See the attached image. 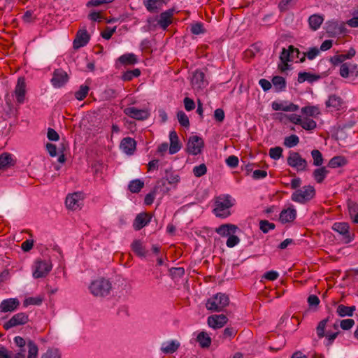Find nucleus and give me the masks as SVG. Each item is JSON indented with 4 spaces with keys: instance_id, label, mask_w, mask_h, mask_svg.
Masks as SVG:
<instances>
[{
    "instance_id": "obj_1",
    "label": "nucleus",
    "mask_w": 358,
    "mask_h": 358,
    "mask_svg": "<svg viewBox=\"0 0 358 358\" xmlns=\"http://www.w3.org/2000/svg\"><path fill=\"white\" fill-rule=\"evenodd\" d=\"M213 213L217 217L226 218L231 215L230 208L234 206L231 197L229 194L217 196L215 199Z\"/></svg>"
},
{
    "instance_id": "obj_2",
    "label": "nucleus",
    "mask_w": 358,
    "mask_h": 358,
    "mask_svg": "<svg viewBox=\"0 0 358 358\" xmlns=\"http://www.w3.org/2000/svg\"><path fill=\"white\" fill-rule=\"evenodd\" d=\"M229 303V296L223 293H217L209 298L206 303V307L208 310L213 312H221L224 310Z\"/></svg>"
},
{
    "instance_id": "obj_3",
    "label": "nucleus",
    "mask_w": 358,
    "mask_h": 358,
    "mask_svg": "<svg viewBox=\"0 0 358 358\" xmlns=\"http://www.w3.org/2000/svg\"><path fill=\"white\" fill-rule=\"evenodd\" d=\"M90 289L94 296L103 297L110 294L112 284L109 280L101 278L92 282Z\"/></svg>"
},
{
    "instance_id": "obj_4",
    "label": "nucleus",
    "mask_w": 358,
    "mask_h": 358,
    "mask_svg": "<svg viewBox=\"0 0 358 358\" xmlns=\"http://www.w3.org/2000/svg\"><path fill=\"white\" fill-rule=\"evenodd\" d=\"M315 196V189L313 186L306 185L302 189L296 190L291 196L293 201L299 203H306Z\"/></svg>"
},
{
    "instance_id": "obj_5",
    "label": "nucleus",
    "mask_w": 358,
    "mask_h": 358,
    "mask_svg": "<svg viewBox=\"0 0 358 358\" xmlns=\"http://www.w3.org/2000/svg\"><path fill=\"white\" fill-rule=\"evenodd\" d=\"M287 162L289 166L295 169L297 171H305L307 170V161L297 152H290L287 159Z\"/></svg>"
},
{
    "instance_id": "obj_6",
    "label": "nucleus",
    "mask_w": 358,
    "mask_h": 358,
    "mask_svg": "<svg viewBox=\"0 0 358 358\" xmlns=\"http://www.w3.org/2000/svg\"><path fill=\"white\" fill-rule=\"evenodd\" d=\"M14 343L18 348H24L26 345L28 348V355L27 358H38V348L36 344L31 340L26 341L21 336H15Z\"/></svg>"
},
{
    "instance_id": "obj_7",
    "label": "nucleus",
    "mask_w": 358,
    "mask_h": 358,
    "mask_svg": "<svg viewBox=\"0 0 358 358\" xmlns=\"http://www.w3.org/2000/svg\"><path fill=\"white\" fill-rule=\"evenodd\" d=\"M203 146L204 142L201 137L192 136L188 139L186 151L190 155H197L201 152Z\"/></svg>"
},
{
    "instance_id": "obj_8",
    "label": "nucleus",
    "mask_w": 358,
    "mask_h": 358,
    "mask_svg": "<svg viewBox=\"0 0 358 358\" xmlns=\"http://www.w3.org/2000/svg\"><path fill=\"white\" fill-rule=\"evenodd\" d=\"M28 315L24 313H19L14 315L8 322L3 324V328L8 330L12 327L22 325L28 322Z\"/></svg>"
},
{
    "instance_id": "obj_9",
    "label": "nucleus",
    "mask_w": 358,
    "mask_h": 358,
    "mask_svg": "<svg viewBox=\"0 0 358 358\" xmlns=\"http://www.w3.org/2000/svg\"><path fill=\"white\" fill-rule=\"evenodd\" d=\"M90 36L85 28L79 29L73 43V48L77 50L85 46L90 41Z\"/></svg>"
},
{
    "instance_id": "obj_10",
    "label": "nucleus",
    "mask_w": 358,
    "mask_h": 358,
    "mask_svg": "<svg viewBox=\"0 0 358 358\" xmlns=\"http://www.w3.org/2000/svg\"><path fill=\"white\" fill-rule=\"evenodd\" d=\"M124 113L127 116L137 120H145L148 119L150 115L148 110L138 109L135 107H127L124 108Z\"/></svg>"
},
{
    "instance_id": "obj_11",
    "label": "nucleus",
    "mask_w": 358,
    "mask_h": 358,
    "mask_svg": "<svg viewBox=\"0 0 358 358\" xmlns=\"http://www.w3.org/2000/svg\"><path fill=\"white\" fill-rule=\"evenodd\" d=\"M51 264L46 261H37L36 262V268L33 273L34 278H43L51 271Z\"/></svg>"
},
{
    "instance_id": "obj_12",
    "label": "nucleus",
    "mask_w": 358,
    "mask_h": 358,
    "mask_svg": "<svg viewBox=\"0 0 358 358\" xmlns=\"http://www.w3.org/2000/svg\"><path fill=\"white\" fill-rule=\"evenodd\" d=\"M69 77L64 70L56 69L53 73L51 83L55 87H61L68 81Z\"/></svg>"
},
{
    "instance_id": "obj_13",
    "label": "nucleus",
    "mask_w": 358,
    "mask_h": 358,
    "mask_svg": "<svg viewBox=\"0 0 358 358\" xmlns=\"http://www.w3.org/2000/svg\"><path fill=\"white\" fill-rule=\"evenodd\" d=\"M228 319L225 315H213L208 318V324L213 329H220L227 324Z\"/></svg>"
},
{
    "instance_id": "obj_14",
    "label": "nucleus",
    "mask_w": 358,
    "mask_h": 358,
    "mask_svg": "<svg viewBox=\"0 0 358 358\" xmlns=\"http://www.w3.org/2000/svg\"><path fill=\"white\" fill-rule=\"evenodd\" d=\"M82 200V195L80 193L75 192L69 194L65 201L66 206L67 208L76 210L80 208V201Z\"/></svg>"
},
{
    "instance_id": "obj_15",
    "label": "nucleus",
    "mask_w": 358,
    "mask_h": 358,
    "mask_svg": "<svg viewBox=\"0 0 358 358\" xmlns=\"http://www.w3.org/2000/svg\"><path fill=\"white\" fill-rule=\"evenodd\" d=\"M151 221V215L147 213H141L136 215L133 227L136 231H139Z\"/></svg>"
},
{
    "instance_id": "obj_16",
    "label": "nucleus",
    "mask_w": 358,
    "mask_h": 358,
    "mask_svg": "<svg viewBox=\"0 0 358 358\" xmlns=\"http://www.w3.org/2000/svg\"><path fill=\"white\" fill-rule=\"evenodd\" d=\"M20 306L17 299L10 298L3 300L0 303V310L2 313L13 312Z\"/></svg>"
},
{
    "instance_id": "obj_17",
    "label": "nucleus",
    "mask_w": 358,
    "mask_h": 358,
    "mask_svg": "<svg viewBox=\"0 0 358 358\" xmlns=\"http://www.w3.org/2000/svg\"><path fill=\"white\" fill-rule=\"evenodd\" d=\"M174 9H169L164 12H162L159 15V20H158V24L164 30L172 23V17L173 15Z\"/></svg>"
},
{
    "instance_id": "obj_18",
    "label": "nucleus",
    "mask_w": 358,
    "mask_h": 358,
    "mask_svg": "<svg viewBox=\"0 0 358 358\" xmlns=\"http://www.w3.org/2000/svg\"><path fill=\"white\" fill-rule=\"evenodd\" d=\"M296 52L297 57L299 58V55L301 54L299 49L294 48L293 45H289L288 50L283 48L280 59L282 63H285V66H288L287 62L291 60V57H294V53Z\"/></svg>"
},
{
    "instance_id": "obj_19",
    "label": "nucleus",
    "mask_w": 358,
    "mask_h": 358,
    "mask_svg": "<svg viewBox=\"0 0 358 358\" xmlns=\"http://www.w3.org/2000/svg\"><path fill=\"white\" fill-rule=\"evenodd\" d=\"M192 85L194 88L196 89L205 87L208 85V83L205 80L204 73L199 70L196 71L193 74Z\"/></svg>"
},
{
    "instance_id": "obj_20",
    "label": "nucleus",
    "mask_w": 358,
    "mask_h": 358,
    "mask_svg": "<svg viewBox=\"0 0 358 358\" xmlns=\"http://www.w3.org/2000/svg\"><path fill=\"white\" fill-rule=\"evenodd\" d=\"M349 225L346 222H336L332 226V229L337 231L340 234L343 235L346 239V243H349L352 241V238L350 235Z\"/></svg>"
},
{
    "instance_id": "obj_21",
    "label": "nucleus",
    "mask_w": 358,
    "mask_h": 358,
    "mask_svg": "<svg viewBox=\"0 0 358 358\" xmlns=\"http://www.w3.org/2000/svg\"><path fill=\"white\" fill-rule=\"evenodd\" d=\"M25 82L23 78H19L15 89V94L16 96L17 101L19 103H22L24 101L25 96Z\"/></svg>"
},
{
    "instance_id": "obj_22",
    "label": "nucleus",
    "mask_w": 358,
    "mask_h": 358,
    "mask_svg": "<svg viewBox=\"0 0 358 358\" xmlns=\"http://www.w3.org/2000/svg\"><path fill=\"white\" fill-rule=\"evenodd\" d=\"M136 143L135 140L130 137L124 138L120 143V148L128 154L132 155L136 150Z\"/></svg>"
},
{
    "instance_id": "obj_23",
    "label": "nucleus",
    "mask_w": 358,
    "mask_h": 358,
    "mask_svg": "<svg viewBox=\"0 0 358 358\" xmlns=\"http://www.w3.org/2000/svg\"><path fill=\"white\" fill-rule=\"evenodd\" d=\"M296 217V210L293 208L284 209L280 213L279 220L282 223L293 222Z\"/></svg>"
},
{
    "instance_id": "obj_24",
    "label": "nucleus",
    "mask_w": 358,
    "mask_h": 358,
    "mask_svg": "<svg viewBox=\"0 0 358 358\" xmlns=\"http://www.w3.org/2000/svg\"><path fill=\"white\" fill-rule=\"evenodd\" d=\"M169 139L170 147L169 151L171 155H173L178 152L181 148V145L179 142L178 134L175 131H171L170 132Z\"/></svg>"
},
{
    "instance_id": "obj_25",
    "label": "nucleus",
    "mask_w": 358,
    "mask_h": 358,
    "mask_svg": "<svg viewBox=\"0 0 358 358\" xmlns=\"http://www.w3.org/2000/svg\"><path fill=\"white\" fill-rule=\"evenodd\" d=\"M238 229L236 225L232 224H224L215 229V232L222 236H229L234 234Z\"/></svg>"
},
{
    "instance_id": "obj_26",
    "label": "nucleus",
    "mask_w": 358,
    "mask_h": 358,
    "mask_svg": "<svg viewBox=\"0 0 358 358\" xmlns=\"http://www.w3.org/2000/svg\"><path fill=\"white\" fill-rule=\"evenodd\" d=\"M343 103V99L336 94L329 96L328 100L325 103L327 108H331L334 110H340Z\"/></svg>"
},
{
    "instance_id": "obj_27",
    "label": "nucleus",
    "mask_w": 358,
    "mask_h": 358,
    "mask_svg": "<svg viewBox=\"0 0 358 358\" xmlns=\"http://www.w3.org/2000/svg\"><path fill=\"white\" fill-rule=\"evenodd\" d=\"M180 347V343L176 341H171L164 343L162 345L161 350L166 354H172L178 350Z\"/></svg>"
},
{
    "instance_id": "obj_28",
    "label": "nucleus",
    "mask_w": 358,
    "mask_h": 358,
    "mask_svg": "<svg viewBox=\"0 0 358 358\" xmlns=\"http://www.w3.org/2000/svg\"><path fill=\"white\" fill-rule=\"evenodd\" d=\"M355 310L356 307L355 306H346L345 305L340 304L336 308V313L340 317L352 316Z\"/></svg>"
},
{
    "instance_id": "obj_29",
    "label": "nucleus",
    "mask_w": 358,
    "mask_h": 358,
    "mask_svg": "<svg viewBox=\"0 0 358 358\" xmlns=\"http://www.w3.org/2000/svg\"><path fill=\"white\" fill-rule=\"evenodd\" d=\"M323 21H324L323 17L322 15H317V14H314V15H310L308 19V23H309L310 27L313 31L317 30L320 28L322 23L323 22Z\"/></svg>"
},
{
    "instance_id": "obj_30",
    "label": "nucleus",
    "mask_w": 358,
    "mask_h": 358,
    "mask_svg": "<svg viewBox=\"0 0 358 358\" xmlns=\"http://www.w3.org/2000/svg\"><path fill=\"white\" fill-rule=\"evenodd\" d=\"M326 31L330 34H338L342 32V27L337 21L331 20L326 23Z\"/></svg>"
},
{
    "instance_id": "obj_31",
    "label": "nucleus",
    "mask_w": 358,
    "mask_h": 358,
    "mask_svg": "<svg viewBox=\"0 0 358 358\" xmlns=\"http://www.w3.org/2000/svg\"><path fill=\"white\" fill-rule=\"evenodd\" d=\"M118 60L123 65H133L138 62L136 55L133 53L124 54L118 58Z\"/></svg>"
},
{
    "instance_id": "obj_32",
    "label": "nucleus",
    "mask_w": 358,
    "mask_h": 358,
    "mask_svg": "<svg viewBox=\"0 0 358 358\" xmlns=\"http://www.w3.org/2000/svg\"><path fill=\"white\" fill-rule=\"evenodd\" d=\"M328 173L329 171L326 169V167L322 166L315 169L313 173V176L317 183H322Z\"/></svg>"
},
{
    "instance_id": "obj_33",
    "label": "nucleus",
    "mask_w": 358,
    "mask_h": 358,
    "mask_svg": "<svg viewBox=\"0 0 358 358\" xmlns=\"http://www.w3.org/2000/svg\"><path fill=\"white\" fill-rule=\"evenodd\" d=\"M272 83L277 92L285 91V90L286 89V80L282 76H274L272 78Z\"/></svg>"
},
{
    "instance_id": "obj_34",
    "label": "nucleus",
    "mask_w": 358,
    "mask_h": 358,
    "mask_svg": "<svg viewBox=\"0 0 358 358\" xmlns=\"http://www.w3.org/2000/svg\"><path fill=\"white\" fill-rule=\"evenodd\" d=\"M132 251L139 257H145L146 254L145 248L140 240H134L131 243Z\"/></svg>"
},
{
    "instance_id": "obj_35",
    "label": "nucleus",
    "mask_w": 358,
    "mask_h": 358,
    "mask_svg": "<svg viewBox=\"0 0 358 358\" xmlns=\"http://www.w3.org/2000/svg\"><path fill=\"white\" fill-rule=\"evenodd\" d=\"M320 78V76L308 72H300L298 74V82L302 83L305 81L313 83Z\"/></svg>"
},
{
    "instance_id": "obj_36",
    "label": "nucleus",
    "mask_w": 358,
    "mask_h": 358,
    "mask_svg": "<svg viewBox=\"0 0 358 358\" xmlns=\"http://www.w3.org/2000/svg\"><path fill=\"white\" fill-rule=\"evenodd\" d=\"M347 159L343 156H336L331 158L328 164L331 168L341 167L347 164Z\"/></svg>"
},
{
    "instance_id": "obj_37",
    "label": "nucleus",
    "mask_w": 358,
    "mask_h": 358,
    "mask_svg": "<svg viewBox=\"0 0 358 358\" xmlns=\"http://www.w3.org/2000/svg\"><path fill=\"white\" fill-rule=\"evenodd\" d=\"M143 4L150 13H157L161 1L160 0H143Z\"/></svg>"
},
{
    "instance_id": "obj_38",
    "label": "nucleus",
    "mask_w": 358,
    "mask_h": 358,
    "mask_svg": "<svg viewBox=\"0 0 358 358\" xmlns=\"http://www.w3.org/2000/svg\"><path fill=\"white\" fill-rule=\"evenodd\" d=\"M143 187L144 182L139 179L131 180L128 185L129 190L132 193H138Z\"/></svg>"
},
{
    "instance_id": "obj_39",
    "label": "nucleus",
    "mask_w": 358,
    "mask_h": 358,
    "mask_svg": "<svg viewBox=\"0 0 358 358\" xmlns=\"http://www.w3.org/2000/svg\"><path fill=\"white\" fill-rule=\"evenodd\" d=\"M141 75L139 69H134L124 72L121 76L123 81H131L134 78H137Z\"/></svg>"
},
{
    "instance_id": "obj_40",
    "label": "nucleus",
    "mask_w": 358,
    "mask_h": 358,
    "mask_svg": "<svg viewBox=\"0 0 358 358\" xmlns=\"http://www.w3.org/2000/svg\"><path fill=\"white\" fill-rule=\"evenodd\" d=\"M196 340L202 348H208L211 343V338L203 331L198 334Z\"/></svg>"
},
{
    "instance_id": "obj_41",
    "label": "nucleus",
    "mask_w": 358,
    "mask_h": 358,
    "mask_svg": "<svg viewBox=\"0 0 358 358\" xmlns=\"http://www.w3.org/2000/svg\"><path fill=\"white\" fill-rule=\"evenodd\" d=\"M331 317L328 316L327 318L321 320L316 328L317 335L319 338H322L325 336V328L327 322L330 320Z\"/></svg>"
},
{
    "instance_id": "obj_42",
    "label": "nucleus",
    "mask_w": 358,
    "mask_h": 358,
    "mask_svg": "<svg viewBox=\"0 0 358 358\" xmlns=\"http://www.w3.org/2000/svg\"><path fill=\"white\" fill-rule=\"evenodd\" d=\"M301 113L311 117H315L320 114L318 107L315 106H305L301 108Z\"/></svg>"
},
{
    "instance_id": "obj_43",
    "label": "nucleus",
    "mask_w": 358,
    "mask_h": 358,
    "mask_svg": "<svg viewBox=\"0 0 358 358\" xmlns=\"http://www.w3.org/2000/svg\"><path fill=\"white\" fill-rule=\"evenodd\" d=\"M320 53V50L316 48L313 47L310 48V50L307 52H303L302 57L300 58V62H303L305 61V57H307V58L310 60H313L315 59Z\"/></svg>"
},
{
    "instance_id": "obj_44",
    "label": "nucleus",
    "mask_w": 358,
    "mask_h": 358,
    "mask_svg": "<svg viewBox=\"0 0 358 358\" xmlns=\"http://www.w3.org/2000/svg\"><path fill=\"white\" fill-rule=\"evenodd\" d=\"M311 156L313 159V165L320 166L323 164V157L321 152L318 150H313L311 151Z\"/></svg>"
},
{
    "instance_id": "obj_45",
    "label": "nucleus",
    "mask_w": 358,
    "mask_h": 358,
    "mask_svg": "<svg viewBox=\"0 0 358 358\" xmlns=\"http://www.w3.org/2000/svg\"><path fill=\"white\" fill-rule=\"evenodd\" d=\"M90 87L87 85H81L80 89L75 92V97L79 101L83 100L87 95Z\"/></svg>"
},
{
    "instance_id": "obj_46",
    "label": "nucleus",
    "mask_w": 358,
    "mask_h": 358,
    "mask_svg": "<svg viewBox=\"0 0 358 358\" xmlns=\"http://www.w3.org/2000/svg\"><path fill=\"white\" fill-rule=\"evenodd\" d=\"M301 126L305 130L311 131L316 128L317 123L312 119L305 118L304 120H302Z\"/></svg>"
},
{
    "instance_id": "obj_47",
    "label": "nucleus",
    "mask_w": 358,
    "mask_h": 358,
    "mask_svg": "<svg viewBox=\"0 0 358 358\" xmlns=\"http://www.w3.org/2000/svg\"><path fill=\"white\" fill-rule=\"evenodd\" d=\"M299 143V137L295 134H292L285 138L284 145L287 148H292L296 146Z\"/></svg>"
},
{
    "instance_id": "obj_48",
    "label": "nucleus",
    "mask_w": 358,
    "mask_h": 358,
    "mask_svg": "<svg viewBox=\"0 0 358 358\" xmlns=\"http://www.w3.org/2000/svg\"><path fill=\"white\" fill-rule=\"evenodd\" d=\"M275 227V224L269 222L268 220H264L259 222V229L264 234L268 233L270 230L274 229Z\"/></svg>"
},
{
    "instance_id": "obj_49",
    "label": "nucleus",
    "mask_w": 358,
    "mask_h": 358,
    "mask_svg": "<svg viewBox=\"0 0 358 358\" xmlns=\"http://www.w3.org/2000/svg\"><path fill=\"white\" fill-rule=\"evenodd\" d=\"M12 162L11 155L3 153L0 155V170L7 167Z\"/></svg>"
},
{
    "instance_id": "obj_50",
    "label": "nucleus",
    "mask_w": 358,
    "mask_h": 358,
    "mask_svg": "<svg viewBox=\"0 0 358 358\" xmlns=\"http://www.w3.org/2000/svg\"><path fill=\"white\" fill-rule=\"evenodd\" d=\"M41 358H61V353L57 348H50L41 356Z\"/></svg>"
},
{
    "instance_id": "obj_51",
    "label": "nucleus",
    "mask_w": 358,
    "mask_h": 358,
    "mask_svg": "<svg viewBox=\"0 0 358 358\" xmlns=\"http://www.w3.org/2000/svg\"><path fill=\"white\" fill-rule=\"evenodd\" d=\"M282 148L281 147H275L269 150V156L273 159H279L282 155Z\"/></svg>"
},
{
    "instance_id": "obj_52",
    "label": "nucleus",
    "mask_w": 358,
    "mask_h": 358,
    "mask_svg": "<svg viewBox=\"0 0 358 358\" xmlns=\"http://www.w3.org/2000/svg\"><path fill=\"white\" fill-rule=\"evenodd\" d=\"M177 117L180 124L185 127L189 126V118L187 115L182 110L178 112Z\"/></svg>"
},
{
    "instance_id": "obj_53",
    "label": "nucleus",
    "mask_w": 358,
    "mask_h": 358,
    "mask_svg": "<svg viewBox=\"0 0 358 358\" xmlns=\"http://www.w3.org/2000/svg\"><path fill=\"white\" fill-rule=\"evenodd\" d=\"M207 172V168L205 164H201L199 166H196L193 169L194 175L197 177H201L205 175Z\"/></svg>"
},
{
    "instance_id": "obj_54",
    "label": "nucleus",
    "mask_w": 358,
    "mask_h": 358,
    "mask_svg": "<svg viewBox=\"0 0 358 358\" xmlns=\"http://www.w3.org/2000/svg\"><path fill=\"white\" fill-rule=\"evenodd\" d=\"M348 207L349 215L351 218L355 216L356 215H358V203L352 201H348Z\"/></svg>"
},
{
    "instance_id": "obj_55",
    "label": "nucleus",
    "mask_w": 358,
    "mask_h": 358,
    "mask_svg": "<svg viewBox=\"0 0 358 358\" xmlns=\"http://www.w3.org/2000/svg\"><path fill=\"white\" fill-rule=\"evenodd\" d=\"M191 32L195 35L203 34L205 32V29L203 28V24L201 22L193 24L191 26Z\"/></svg>"
},
{
    "instance_id": "obj_56",
    "label": "nucleus",
    "mask_w": 358,
    "mask_h": 358,
    "mask_svg": "<svg viewBox=\"0 0 358 358\" xmlns=\"http://www.w3.org/2000/svg\"><path fill=\"white\" fill-rule=\"evenodd\" d=\"M166 180L170 185H176L180 181V176L173 172L169 173L166 171Z\"/></svg>"
},
{
    "instance_id": "obj_57",
    "label": "nucleus",
    "mask_w": 358,
    "mask_h": 358,
    "mask_svg": "<svg viewBox=\"0 0 358 358\" xmlns=\"http://www.w3.org/2000/svg\"><path fill=\"white\" fill-rule=\"evenodd\" d=\"M36 19V17L34 15V11L31 10H27L22 16V20L25 23L34 22Z\"/></svg>"
},
{
    "instance_id": "obj_58",
    "label": "nucleus",
    "mask_w": 358,
    "mask_h": 358,
    "mask_svg": "<svg viewBox=\"0 0 358 358\" xmlns=\"http://www.w3.org/2000/svg\"><path fill=\"white\" fill-rule=\"evenodd\" d=\"M355 324V321L352 319H345L341 321L340 326L343 330L350 329Z\"/></svg>"
},
{
    "instance_id": "obj_59",
    "label": "nucleus",
    "mask_w": 358,
    "mask_h": 358,
    "mask_svg": "<svg viewBox=\"0 0 358 358\" xmlns=\"http://www.w3.org/2000/svg\"><path fill=\"white\" fill-rule=\"evenodd\" d=\"M116 27L110 28L107 27L101 33V36L106 40H109L113 34L115 32Z\"/></svg>"
},
{
    "instance_id": "obj_60",
    "label": "nucleus",
    "mask_w": 358,
    "mask_h": 358,
    "mask_svg": "<svg viewBox=\"0 0 358 358\" xmlns=\"http://www.w3.org/2000/svg\"><path fill=\"white\" fill-rule=\"evenodd\" d=\"M226 164L231 168H236L238 165V158L235 155H231L227 158Z\"/></svg>"
},
{
    "instance_id": "obj_61",
    "label": "nucleus",
    "mask_w": 358,
    "mask_h": 358,
    "mask_svg": "<svg viewBox=\"0 0 358 358\" xmlns=\"http://www.w3.org/2000/svg\"><path fill=\"white\" fill-rule=\"evenodd\" d=\"M117 92L112 88H107L103 92V96L106 99L110 100L117 96Z\"/></svg>"
},
{
    "instance_id": "obj_62",
    "label": "nucleus",
    "mask_w": 358,
    "mask_h": 358,
    "mask_svg": "<svg viewBox=\"0 0 358 358\" xmlns=\"http://www.w3.org/2000/svg\"><path fill=\"white\" fill-rule=\"evenodd\" d=\"M239 238L237 236L232 234L229 236L226 244L228 248H233L235 245H236L239 243Z\"/></svg>"
},
{
    "instance_id": "obj_63",
    "label": "nucleus",
    "mask_w": 358,
    "mask_h": 358,
    "mask_svg": "<svg viewBox=\"0 0 358 358\" xmlns=\"http://www.w3.org/2000/svg\"><path fill=\"white\" fill-rule=\"evenodd\" d=\"M183 101H184L185 108L187 111H191L195 108V103H194V101H193V99H192L189 97H185Z\"/></svg>"
},
{
    "instance_id": "obj_64",
    "label": "nucleus",
    "mask_w": 358,
    "mask_h": 358,
    "mask_svg": "<svg viewBox=\"0 0 358 358\" xmlns=\"http://www.w3.org/2000/svg\"><path fill=\"white\" fill-rule=\"evenodd\" d=\"M13 352L3 346L0 347V358H14Z\"/></svg>"
}]
</instances>
